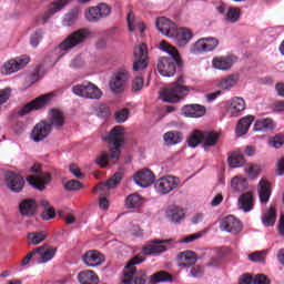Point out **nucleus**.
<instances>
[{
    "instance_id": "obj_21",
    "label": "nucleus",
    "mask_w": 284,
    "mask_h": 284,
    "mask_svg": "<svg viewBox=\"0 0 284 284\" xmlns=\"http://www.w3.org/2000/svg\"><path fill=\"white\" fill-rule=\"evenodd\" d=\"M27 181L29 185H31L36 190L43 192V190H45V185H48V183L52 181V175H50V173H42L38 178L34 175H29L27 178Z\"/></svg>"
},
{
    "instance_id": "obj_38",
    "label": "nucleus",
    "mask_w": 284,
    "mask_h": 284,
    "mask_svg": "<svg viewBox=\"0 0 284 284\" xmlns=\"http://www.w3.org/2000/svg\"><path fill=\"white\" fill-rule=\"evenodd\" d=\"M124 205L128 210H139L143 205V196L132 193L125 199Z\"/></svg>"
},
{
    "instance_id": "obj_34",
    "label": "nucleus",
    "mask_w": 284,
    "mask_h": 284,
    "mask_svg": "<svg viewBox=\"0 0 284 284\" xmlns=\"http://www.w3.org/2000/svg\"><path fill=\"white\" fill-rule=\"evenodd\" d=\"M234 63V60L232 57L226 55V57H215L212 60V65L216 70H230Z\"/></svg>"
},
{
    "instance_id": "obj_10",
    "label": "nucleus",
    "mask_w": 284,
    "mask_h": 284,
    "mask_svg": "<svg viewBox=\"0 0 284 284\" xmlns=\"http://www.w3.org/2000/svg\"><path fill=\"white\" fill-rule=\"evenodd\" d=\"M130 81V72L125 69H120L113 73V77L110 80V90L114 94H121L125 90V85Z\"/></svg>"
},
{
    "instance_id": "obj_30",
    "label": "nucleus",
    "mask_w": 284,
    "mask_h": 284,
    "mask_svg": "<svg viewBox=\"0 0 284 284\" xmlns=\"http://www.w3.org/2000/svg\"><path fill=\"white\" fill-rule=\"evenodd\" d=\"M126 21H128V28L130 32H136V30L139 32H145V23H143L141 19L134 17V12L132 11L129 12L126 17Z\"/></svg>"
},
{
    "instance_id": "obj_61",
    "label": "nucleus",
    "mask_w": 284,
    "mask_h": 284,
    "mask_svg": "<svg viewBox=\"0 0 284 284\" xmlns=\"http://www.w3.org/2000/svg\"><path fill=\"white\" fill-rule=\"evenodd\" d=\"M246 174L251 176L252 179H255V176H258L261 174V169L256 165H251L245 170Z\"/></svg>"
},
{
    "instance_id": "obj_15",
    "label": "nucleus",
    "mask_w": 284,
    "mask_h": 284,
    "mask_svg": "<svg viewBox=\"0 0 284 284\" xmlns=\"http://www.w3.org/2000/svg\"><path fill=\"white\" fill-rule=\"evenodd\" d=\"M220 227L223 232H229L230 234H240V232H243V223H241L239 219L234 217V215H227L224 217Z\"/></svg>"
},
{
    "instance_id": "obj_43",
    "label": "nucleus",
    "mask_w": 284,
    "mask_h": 284,
    "mask_svg": "<svg viewBox=\"0 0 284 284\" xmlns=\"http://www.w3.org/2000/svg\"><path fill=\"white\" fill-rule=\"evenodd\" d=\"M29 245H39L43 243L45 239H48V233L45 231L41 232H31L27 235Z\"/></svg>"
},
{
    "instance_id": "obj_33",
    "label": "nucleus",
    "mask_w": 284,
    "mask_h": 284,
    "mask_svg": "<svg viewBox=\"0 0 284 284\" xmlns=\"http://www.w3.org/2000/svg\"><path fill=\"white\" fill-rule=\"evenodd\" d=\"M219 139H221V133L216 131L202 132V141H203L204 148H214V145L219 143Z\"/></svg>"
},
{
    "instance_id": "obj_63",
    "label": "nucleus",
    "mask_w": 284,
    "mask_h": 284,
    "mask_svg": "<svg viewBox=\"0 0 284 284\" xmlns=\"http://www.w3.org/2000/svg\"><path fill=\"white\" fill-rule=\"evenodd\" d=\"M253 284H270V280L265 275H256L253 277Z\"/></svg>"
},
{
    "instance_id": "obj_19",
    "label": "nucleus",
    "mask_w": 284,
    "mask_h": 284,
    "mask_svg": "<svg viewBox=\"0 0 284 284\" xmlns=\"http://www.w3.org/2000/svg\"><path fill=\"white\" fill-rule=\"evenodd\" d=\"M36 260L38 263H49L57 255V247H52L50 245H42L34 248Z\"/></svg>"
},
{
    "instance_id": "obj_14",
    "label": "nucleus",
    "mask_w": 284,
    "mask_h": 284,
    "mask_svg": "<svg viewBox=\"0 0 284 284\" xmlns=\"http://www.w3.org/2000/svg\"><path fill=\"white\" fill-rule=\"evenodd\" d=\"M51 132L52 125L48 123V121H41L33 126L31 139L34 141V143H39L40 141H43V139H48Z\"/></svg>"
},
{
    "instance_id": "obj_51",
    "label": "nucleus",
    "mask_w": 284,
    "mask_h": 284,
    "mask_svg": "<svg viewBox=\"0 0 284 284\" xmlns=\"http://www.w3.org/2000/svg\"><path fill=\"white\" fill-rule=\"evenodd\" d=\"M43 34L44 32L41 29L37 30L34 33L31 34L30 44L32 45V48H37L39 43L43 41Z\"/></svg>"
},
{
    "instance_id": "obj_29",
    "label": "nucleus",
    "mask_w": 284,
    "mask_h": 284,
    "mask_svg": "<svg viewBox=\"0 0 284 284\" xmlns=\"http://www.w3.org/2000/svg\"><path fill=\"white\" fill-rule=\"evenodd\" d=\"M254 115H246L242 119L236 124L235 132L237 136H243L245 135L246 132H250V128L252 123H254Z\"/></svg>"
},
{
    "instance_id": "obj_58",
    "label": "nucleus",
    "mask_w": 284,
    "mask_h": 284,
    "mask_svg": "<svg viewBox=\"0 0 284 284\" xmlns=\"http://www.w3.org/2000/svg\"><path fill=\"white\" fill-rule=\"evenodd\" d=\"M265 251L255 252L248 255L250 261L253 263H263L265 261Z\"/></svg>"
},
{
    "instance_id": "obj_5",
    "label": "nucleus",
    "mask_w": 284,
    "mask_h": 284,
    "mask_svg": "<svg viewBox=\"0 0 284 284\" xmlns=\"http://www.w3.org/2000/svg\"><path fill=\"white\" fill-rule=\"evenodd\" d=\"M92 31H90V29L88 28H82L73 31L58 45V50L68 52V50H72V48H77V45H81V43H84L85 39H88V37H90Z\"/></svg>"
},
{
    "instance_id": "obj_45",
    "label": "nucleus",
    "mask_w": 284,
    "mask_h": 284,
    "mask_svg": "<svg viewBox=\"0 0 284 284\" xmlns=\"http://www.w3.org/2000/svg\"><path fill=\"white\" fill-rule=\"evenodd\" d=\"M262 222L266 227H272L276 223V207L274 205L270 206V210L262 217Z\"/></svg>"
},
{
    "instance_id": "obj_11",
    "label": "nucleus",
    "mask_w": 284,
    "mask_h": 284,
    "mask_svg": "<svg viewBox=\"0 0 284 284\" xmlns=\"http://www.w3.org/2000/svg\"><path fill=\"white\" fill-rule=\"evenodd\" d=\"M4 183L11 192H23V187L26 185V180L21 174L12 172V171H7L4 173Z\"/></svg>"
},
{
    "instance_id": "obj_48",
    "label": "nucleus",
    "mask_w": 284,
    "mask_h": 284,
    "mask_svg": "<svg viewBox=\"0 0 284 284\" xmlns=\"http://www.w3.org/2000/svg\"><path fill=\"white\" fill-rule=\"evenodd\" d=\"M241 19V9L239 8H230L225 16V21L227 23H236Z\"/></svg>"
},
{
    "instance_id": "obj_56",
    "label": "nucleus",
    "mask_w": 284,
    "mask_h": 284,
    "mask_svg": "<svg viewBox=\"0 0 284 284\" xmlns=\"http://www.w3.org/2000/svg\"><path fill=\"white\" fill-rule=\"evenodd\" d=\"M205 43H206V52H214V50H216V48H219V39L216 38H205Z\"/></svg>"
},
{
    "instance_id": "obj_40",
    "label": "nucleus",
    "mask_w": 284,
    "mask_h": 284,
    "mask_svg": "<svg viewBox=\"0 0 284 284\" xmlns=\"http://www.w3.org/2000/svg\"><path fill=\"white\" fill-rule=\"evenodd\" d=\"M172 282V275L168 271H159L151 275L149 278L150 284L156 283H170Z\"/></svg>"
},
{
    "instance_id": "obj_2",
    "label": "nucleus",
    "mask_w": 284,
    "mask_h": 284,
    "mask_svg": "<svg viewBox=\"0 0 284 284\" xmlns=\"http://www.w3.org/2000/svg\"><path fill=\"white\" fill-rule=\"evenodd\" d=\"M160 50L168 52L171 58L162 57L158 60L159 74H161V77H174V74H176V65L183 68V60L181 59L179 50L165 40L160 42Z\"/></svg>"
},
{
    "instance_id": "obj_50",
    "label": "nucleus",
    "mask_w": 284,
    "mask_h": 284,
    "mask_svg": "<svg viewBox=\"0 0 284 284\" xmlns=\"http://www.w3.org/2000/svg\"><path fill=\"white\" fill-rule=\"evenodd\" d=\"M203 274H205V268L199 264H193L190 268L189 276L191 278H203Z\"/></svg>"
},
{
    "instance_id": "obj_42",
    "label": "nucleus",
    "mask_w": 284,
    "mask_h": 284,
    "mask_svg": "<svg viewBox=\"0 0 284 284\" xmlns=\"http://www.w3.org/2000/svg\"><path fill=\"white\" fill-rule=\"evenodd\" d=\"M166 216L172 223H180L185 217L183 210L172 206L166 211Z\"/></svg>"
},
{
    "instance_id": "obj_24",
    "label": "nucleus",
    "mask_w": 284,
    "mask_h": 284,
    "mask_svg": "<svg viewBox=\"0 0 284 284\" xmlns=\"http://www.w3.org/2000/svg\"><path fill=\"white\" fill-rule=\"evenodd\" d=\"M192 265H196V253L184 251L178 254V267H180V270L192 267Z\"/></svg>"
},
{
    "instance_id": "obj_55",
    "label": "nucleus",
    "mask_w": 284,
    "mask_h": 284,
    "mask_svg": "<svg viewBox=\"0 0 284 284\" xmlns=\"http://www.w3.org/2000/svg\"><path fill=\"white\" fill-rule=\"evenodd\" d=\"M115 121L116 123H125L128 121V118L130 116V110L128 109H121L120 111L115 112Z\"/></svg>"
},
{
    "instance_id": "obj_6",
    "label": "nucleus",
    "mask_w": 284,
    "mask_h": 284,
    "mask_svg": "<svg viewBox=\"0 0 284 284\" xmlns=\"http://www.w3.org/2000/svg\"><path fill=\"white\" fill-rule=\"evenodd\" d=\"M112 14V7L105 2L98 3L97 6L89 7L84 11V19L89 23H99L103 19H108Z\"/></svg>"
},
{
    "instance_id": "obj_54",
    "label": "nucleus",
    "mask_w": 284,
    "mask_h": 284,
    "mask_svg": "<svg viewBox=\"0 0 284 284\" xmlns=\"http://www.w3.org/2000/svg\"><path fill=\"white\" fill-rule=\"evenodd\" d=\"M268 143L273 148H276V150H278V148H283V145H284V134L283 133L276 134L275 136L270 139Z\"/></svg>"
},
{
    "instance_id": "obj_60",
    "label": "nucleus",
    "mask_w": 284,
    "mask_h": 284,
    "mask_svg": "<svg viewBox=\"0 0 284 284\" xmlns=\"http://www.w3.org/2000/svg\"><path fill=\"white\" fill-rule=\"evenodd\" d=\"M77 19H79L77 12H70L65 14L63 23L64 26H74V23H77Z\"/></svg>"
},
{
    "instance_id": "obj_52",
    "label": "nucleus",
    "mask_w": 284,
    "mask_h": 284,
    "mask_svg": "<svg viewBox=\"0 0 284 284\" xmlns=\"http://www.w3.org/2000/svg\"><path fill=\"white\" fill-rule=\"evenodd\" d=\"M67 192H74L77 190H83V184L78 180H70L64 184Z\"/></svg>"
},
{
    "instance_id": "obj_26",
    "label": "nucleus",
    "mask_w": 284,
    "mask_h": 284,
    "mask_svg": "<svg viewBox=\"0 0 284 284\" xmlns=\"http://www.w3.org/2000/svg\"><path fill=\"white\" fill-rule=\"evenodd\" d=\"M254 132H272L276 130V122L272 118L257 119L253 126Z\"/></svg>"
},
{
    "instance_id": "obj_27",
    "label": "nucleus",
    "mask_w": 284,
    "mask_h": 284,
    "mask_svg": "<svg viewBox=\"0 0 284 284\" xmlns=\"http://www.w3.org/2000/svg\"><path fill=\"white\" fill-rule=\"evenodd\" d=\"M37 207V200L24 199L19 204V212L22 216H34Z\"/></svg>"
},
{
    "instance_id": "obj_18",
    "label": "nucleus",
    "mask_w": 284,
    "mask_h": 284,
    "mask_svg": "<svg viewBox=\"0 0 284 284\" xmlns=\"http://www.w3.org/2000/svg\"><path fill=\"white\" fill-rule=\"evenodd\" d=\"M155 26L159 32L164 34V37H169V39L174 37V32L176 31V23L172 22V20L165 17H161L156 19Z\"/></svg>"
},
{
    "instance_id": "obj_20",
    "label": "nucleus",
    "mask_w": 284,
    "mask_h": 284,
    "mask_svg": "<svg viewBox=\"0 0 284 284\" xmlns=\"http://www.w3.org/2000/svg\"><path fill=\"white\" fill-rule=\"evenodd\" d=\"M155 179L154 173L149 169H142L134 175V181L140 187H150Z\"/></svg>"
},
{
    "instance_id": "obj_4",
    "label": "nucleus",
    "mask_w": 284,
    "mask_h": 284,
    "mask_svg": "<svg viewBox=\"0 0 284 284\" xmlns=\"http://www.w3.org/2000/svg\"><path fill=\"white\" fill-rule=\"evenodd\" d=\"M189 94L190 87L185 85V79L180 75L175 82L160 93V97L164 103H179Z\"/></svg>"
},
{
    "instance_id": "obj_23",
    "label": "nucleus",
    "mask_w": 284,
    "mask_h": 284,
    "mask_svg": "<svg viewBox=\"0 0 284 284\" xmlns=\"http://www.w3.org/2000/svg\"><path fill=\"white\" fill-rule=\"evenodd\" d=\"M123 181V172L119 171L113 174L112 178H110L105 183L98 184L93 192H105V190H114L119 183Z\"/></svg>"
},
{
    "instance_id": "obj_3",
    "label": "nucleus",
    "mask_w": 284,
    "mask_h": 284,
    "mask_svg": "<svg viewBox=\"0 0 284 284\" xmlns=\"http://www.w3.org/2000/svg\"><path fill=\"white\" fill-rule=\"evenodd\" d=\"M145 261L142 256H134L129 261L123 271L120 284H145L148 283V271L136 270L135 265H141Z\"/></svg>"
},
{
    "instance_id": "obj_39",
    "label": "nucleus",
    "mask_w": 284,
    "mask_h": 284,
    "mask_svg": "<svg viewBox=\"0 0 284 284\" xmlns=\"http://www.w3.org/2000/svg\"><path fill=\"white\" fill-rule=\"evenodd\" d=\"M258 195L261 203L265 204L270 202V196H272V189H270V182L265 180L260 181Z\"/></svg>"
},
{
    "instance_id": "obj_46",
    "label": "nucleus",
    "mask_w": 284,
    "mask_h": 284,
    "mask_svg": "<svg viewBox=\"0 0 284 284\" xmlns=\"http://www.w3.org/2000/svg\"><path fill=\"white\" fill-rule=\"evenodd\" d=\"M247 185V179L245 178L235 176L231 181V187L234 190V192H245Z\"/></svg>"
},
{
    "instance_id": "obj_64",
    "label": "nucleus",
    "mask_w": 284,
    "mask_h": 284,
    "mask_svg": "<svg viewBox=\"0 0 284 284\" xmlns=\"http://www.w3.org/2000/svg\"><path fill=\"white\" fill-rule=\"evenodd\" d=\"M239 284H254V277L250 274L243 275Z\"/></svg>"
},
{
    "instance_id": "obj_36",
    "label": "nucleus",
    "mask_w": 284,
    "mask_h": 284,
    "mask_svg": "<svg viewBox=\"0 0 284 284\" xmlns=\"http://www.w3.org/2000/svg\"><path fill=\"white\" fill-rule=\"evenodd\" d=\"M165 145H179L183 142V133L181 131H169L163 135Z\"/></svg>"
},
{
    "instance_id": "obj_25",
    "label": "nucleus",
    "mask_w": 284,
    "mask_h": 284,
    "mask_svg": "<svg viewBox=\"0 0 284 284\" xmlns=\"http://www.w3.org/2000/svg\"><path fill=\"white\" fill-rule=\"evenodd\" d=\"M206 109L201 104H186L182 108V114L191 119H201L205 116Z\"/></svg>"
},
{
    "instance_id": "obj_1",
    "label": "nucleus",
    "mask_w": 284,
    "mask_h": 284,
    "mask_svg": "<svg viewBox=\"0 0 284 284\" xmlns=\"http://www.w3.org/2000/svg\"><path fill=\"white\" fill-rule=\"evenodd\" d=\"M124 132H123V126H114L108 136L104 138V141L106 143H111L113 148L109 149V152L103 151L95 160L97 165H100L101 168H108L110 163V159L112 163H118L119 158L121 156V145H123Z\"/></svg>"
},
{
    "instance_id": "obj_28",
    "label": "nucleus",
    "mask_w": 284,
    "mask_h": 284,
    "mask_svg": "<svg viewBox=\"0 0 284 284\" xmlns=\"http://www.w3.org/2000/svg\"><path fill=\"white\" fill-rule=\"evenodd\" d=\"M69 3H70V1H68V0H57V1L52 2L49 6V9L42 16V23L43 24L48 23V21H50V17H52V14H55V12H59V10H63V8H65V6H68Z\"/></svg>"
},
{
    "instance_id": "obj_8",
    "label": "nucleus",
    "mask_w": 284,
    "mask_h": 284,
    "mask_svg": "<svg viewBox=\"0 0 284 284\" xmlns=\"http://www.w3.org/2000/svg\"><path fill=\"white\" fill-rule=\"evenodd\" d=\"M73 94L77 97H82L83 99H101L102 92L99 87L92 82H83L82 84H77L72 88Z\"/></svg>"
},
{
    "instance_id": "obj_57",
    "label": "nucleus",
    "mask_w": 284,
    "mask_h": 284,
    "mask_svg": "<svg viewBox=\"0 0 284 284\" xmlns=\"http://www.w3.org/2000/svg\"><path fill=\"white\" fill-rule=\"evenodd\" d=\"M144 80L143 77H136L132 81V92H141L143 90Z\"/></svg>"
},
{
    "instance_id": "obj_53",
    "label": "nucleus",
    "mask_w": 284,
    "mask_h": 284,
    "mask_svg": "<svg viewBox=\"0 0 284 284\" xmlns=\"http://www.w3.org/2000/svg\"><path fill=\"white\" fill-rule=\"evenodd\" d=\"M10 97H12V89L10 88L0 89V112H1V105H4V103L10 101Z\"/></svg>"
},
{
    "instance_id": "obj_13",
    "label": "nucleus",
    "mask_w": 284,
    "mask_h": 284,
    "mask_svg": "<svg viewBox=\"0 0 284 284\" xmlns=\"http://www.w3.org/2000/svg\"><path fill=\"white\" fill-rule=\"evenodd\" d=\"M176 187H179V179L172 175L160 178L155 182V190L160 194H170V192L176 190Z\"/></svg>"
},
{
    "instance_id": "obj_7",
    "label": "nucleus",
    "mask_w": 284,
    "mask_h": 284,
    "mask_svg": "<svg viewBox=\"0 0 284 284\" xmlns=\"http://www.w3.org/2000/svg\"><path fill=\"white\" fill-rule=\"evenodd\" d=\"M52 97V93H47L28 102L18 110V116H27V114H30L33 110H43V108L50 103Z\"/></svg>"
},
{
    "instance_id": "obj_22",
    "label": "nucleus",
    "mask_w": 284,
    "mask_h": 284,
    "mask_svg": "<svg viewBox=\"0 0 284 284\" xmlns=\"http://www.w3.org/2000/svg\"><path fill=\"white\" fill-rule=\"evenodd\" d=\"M169 240H154L151 244L143 247V254L145 256H154V254H163L168 251V246L163 243H169Z\"/></svg>"
},
{
    "instance_id": "obj_49",
    "label": "nucleus",
    "mask_w": 284,
    "mask_h": 284,
    "mask_svg": "<svg viewBox=\"0 0 284 284\" xmlns=\"http://www.w3.org/2000/svg\"><path fill=\"white\" fill-rule=\"evenodd\" d=\"M192 54H201V52H207L206 40L205 38L199 39L192 47H191Z\"/></svg>"
},
{
    "instance_id": "obj_47",
    "label": "nucleus",
    "mask_w": 284,
    "mask_h": 284,
    "mask_svg": "<svg viewBox=\"0 0 284 284\" xmlns=\"http://www.w3.org/2000/svg\"><path fill=\"white\" fill-rule=\"evenodd\" d=\"M187 143L190 145V148H196L199 145H201V143H203V132L202 131H194L189 140H187Z\"/></svg>"
},
{
    "instance_id": "obj_59",
    "label": "nucleus",
    "mask_w": 284,
    "mask_h": 284,
    "mask_svg": "<svg viewBox=\"0 0 284 284\" xmlns=\"http://www.w3.org/2000/svg\"><path fill=\"white\" fill-rule=\"evenodd\" d=\"M54 216H57V212L52 206H50L49 209H44V211L41 213V219L43 221H51V219H54Z\"/></svg>"
},
{
    "instance_id": "obj_41",
    "label": "nucleus",
    "mask_w": 284,
    "mask_h": 284,
    "mask_svg": "<svg viewBox=\"0 0 284 284\" xmlns=\"http://www.w3.org/2000/svg\"><path fill=\"white\" fill-rule=\"evenodd\" d=\"M239 83V77L236 74H231L225 78H223L219 83L217 87L220 90H231Z\"/></svg>"
},
{
    "instance_id": "obj_17",
    "label": "nucleus",
    "mask_w": 284,
    "mask_h": 284,
    "mask_svg": "<svg viewBox=\"0 0 284 284\" xmlns=\"http://www.w3.org/2000/svg\"><path fill=\"white\" fill-rule=\"evenodd\" d=\"M171 39L174 40V42L179 45V48H185L192 39H194V33L192 30L182 27V28H176L174 31V36L171 37Z\"/></svg>"
},
{
    "instance_id": "obj_44",
    "label": "nucleus",
    "mask_w": 284,
    "mask_h": 284,
    "mask_svg": "<svg viewBox=\"0 0 284 284\" xmlns=\"http://www.w3.org/2000/svg\"><path fill=\"white\" fill-rule=\"evenodd\" d=\"M227 163L230 168H243L245 165V156L241 153L233 152L231 155L227 158Z\"/></svg>"
},
{
    "instance_id": "obj_31",
    "label": "nucleus",
    "mask_w": 284,
    "mask_h": 284,
    "mask_svg": "<svg viewBox=\"0 0 284 284\" xmlns=\"http://www.w3.org/2000/svg\"><path fill=\"white\" fill-rule=\"evenodd\" d=\"M243 110H245V100L243 98L235 97L230 101L227 112L231 113V116H239Z\"/></svg>"
},
{
    "instance_id": "obj_35",
    "label": "nucleus",
    "mask_w": 284,
    "mask_h": 284,
    "mask_svg": "<svg viewBox=\"0 0 284 284\" xmlns=\"http://www.w3.org/2000/svg\"><path fill=\"white\" fill-rule=\"evenodd\" d=\"M78 281L80 284H99V275L91 270L82 271L78 274Z\"/></svg>"
},
{
    "instance_id": "obj_32",
    "label": "nucleus",
    "mask_w": 284,
    "mask_h": 284,
    "mask_svg": "<svg viewBox=\"0 0 284 284\" xmlns=\"http://www.w3.org/2000/svg\"><path fill=\"white\" fill-rule=\"evenodd\" d=\"M48 123L51 124V128L60 130L62 125H65V115L59 109H53L51 110V116Z\"/></svg>"
},
{
    "instance_id": "obj_16",
    "label": "nucleus",
    "mask_w": 284,
    "mask_h": 284,
    "mask_svg": "<svg viewBox=\"0 0 284 284\" xmlns=\"http://www.w3.org/2000/svg\"><path fill=\"white\" fill-rule=\"evenodd\" d=\"M82 262L87 267H99L105 263V255L97 250L87 251L82 255Z\"/></svg>"
},
{
    "instance_id": "obj_9",
    "label": "nucleus",
    "mask_w": 284,
    "mask_h": 284,
    "mask_svg": "<svg viewBox=\"0 0 284 284\" xmlns=\"http://www.w3.org/2000/svg\"><path fill=\"white\" fill-rule=\"evenodd\" d=\"M150 59L148 58V45L141 43L133 51V72H141L148 68Z\"/></svg>"
},
{
    "instance_id": "obj_12",
    "label": "nucleus",
    "mask_w": 284,
    "mask_h": 284,
    "mask_svg": "<svg viewBox=\"0 0 284 284\" xmlns=\"http://www.w3.org/2000/svg\"><path fill=\"white\" fill-rule=\"evenodd\" d=\"M30 63V57L21 55L20 58L9 60L1 68L2 74H14V72H19L22 68H26L27 64Z\"/></svg>"
},
{
    "instance_id": "obj_62",
    "label": "nucleus",
    "mask_w": 284,
    "mask_h": 284,
    "mask_svg": "<svg viewBox=\"0 0 284 284\" xmlns=\"http://www.w3.org/2000/svg\"><path fill=\"white\" fill-rule=\"evenodd\" d=\"M277 176H283L284 174V155L277 161L276 170Z\"/></svg>"
},
{
    "instance_id": "obj_37",
    "label": "nucleus",
    "mask_w": 284,
    "mask_h": 284,
    "mask_svg": "<svg viewBox=\"0 0 284 284\" xmlns=\"http://www.w3.org/2000/svg\"><path fill=\"white\" fill-rule=\"evenodd\" d=\"M239 203L243 212H250L254 207V195L252 192L243 193L239 199Z\"/></svg>"
}]
</instances>
